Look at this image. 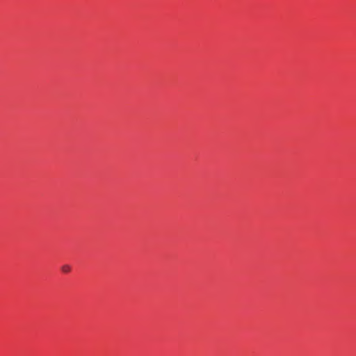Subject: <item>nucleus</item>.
<instances>
[{"label":"nucleus","mask_w":356,"mask_h":356,"mask_svg":"<svg viewBox=\"0 0 356 356\" xmlns=\"http://www.w3.org/2000/svg\"><path fill=\"white\" fill-rule=\"evenodd\" d=\"M61 270L65 273H68L71 271V266L68 264L63 265L61 267Z\"/></svg>","instance_id":"f257e3e1"}]
</instances>
